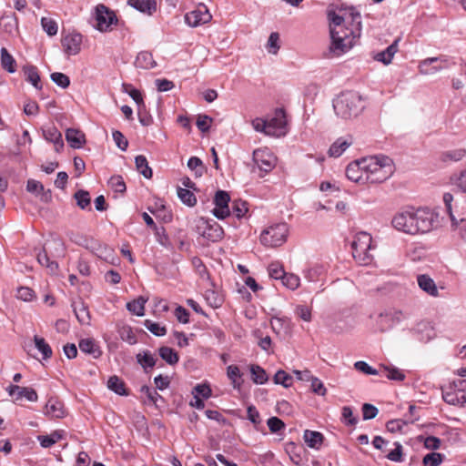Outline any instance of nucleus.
Masks as SVG:
<instances>
[{"label":"nucleus","instance_id":"nucleus-24","mask_svg":"<svg viewBox=\"0 0 466 466\" xmlns=\"http://www.w3.org/2000/svg\"><path fill=\"white\" fill-rule=\"evenodd\" d=\"M399 39H396L385 50L379 52L374 56V59L388 66L391 63L394 55L398 52Z\"/></svg>","mask_w":466,"mask_h":466},{"label":"nucleus","instance_id":"nucleus-49","mask_svg":"<svg viewBox=\"0 0 466 466\" xmlns=\"http://www.w3.org/2000/svg\"><path fill=\"white\" fill-rule=\"evenodd\" d=\"M177 197L184 204L187 205L188 207H194L197 203V198L195 195L190 191V189L178 187Z\"/></svg>","mask_w":466,"mask_h":466},{"label":"nucleus","instance_id":"nucleus-17","mask_svg":"<svg viewBox=\"0 0 466 466\" xmlns=\"http://www.w3.org/2000/svg\"><path fill=\"white\" fill-rule=\"evenodd\" d=\"M81 45L82 35L77 33L69 34L62 39V46L67 56L77 55L81 50Z\"/></svg>","mask_w":466,"mask_h":466},{"label":"nucleus","instance_id":"nucleus-29","mask_svg":"<svg viewBox=\"0 0 466 466\" xmlns=\"http://www.w3.org/2000/svg\"><path fill=\"white\" fill-rule=\"evenodd\" d=\"M75 315L82 325H88L90 323V314L87 307L82 302H76L73 304Z\"/></svg>","mask_w":466,"mask_h":466},{"label":"nucleus","instance_id":"nucleus-15","mask_svg":"<svg viewBox=\"0 0 466 466\" xmlns=\"http://www.w3.org/2000/svg\"><path fill=\"white\" fill-rule=\"evenodd\" d=\"M393 228L406 234L414 235L412 211H402L397 213L391 221Z\"/></svg>","mask_w":466,"mask_h":466},{"label":"nucleus","instance_id":"nucleus-36","mask_svg":"<svg viewBox=\"0 0 466 466\" xmlns=\"http://www.w3.org/2000/svg\"><path fill=\"white\" fill-rule=\"evenodd\" d=\"M351 145L350 141L343 138H338L329 147V154L330 157H339Z\"/></svg>","mask_w":466,"mask_h":466},{"label":"nucleus","instance_id":"nucleus-27","mask_svg":"<svg viewBox=\"0 0 466 466\" xmlns=\"http://www.w3.org/2000/svg\"><path fill=\"white\" fill-rule=\"evenodd\" d=\"M135 65L137 68L151 69L156 66L157 63L151 53L143 51L137 56Z\"/></svg>","mask_w":466,"mask_h":466},{"label":"nucleus","instance_id":"nucleus-61","mask_svg":"<svg viewBox=\"0 0 466 466\" xmlns=\"http://www.w3.org/2000/svg\"><path fill=\"white\" fill-rule=\"evenodd\" d=\"M407 425V422L403 420H389L386 424V428L390 432H401L403 428Z\"/></svg>","mask_w":466,"mask_h":466},{"label":"nucleus","instance_id":"nucleus-13","mask_svg":"<svg viewBox=\"0 0 466 466\" xmlns=\"http://www.w3.org/2000/svg\"><path fill=\"white\" fill-rule=\"evenodd\" d=\"M267 136L280 137L285 135V127L287 125L286 115L283 109H277L274 116L267 120Z\"/></svg>","mask_w":466,"mask_h":466},{"label":"nucleus","instance_id":"nucleus-19","mask_svg":"<svg viewBox=\"0 0 466 466\" xmlns=\"http://www.w3.org/2000/svg\"><path fill=\"white\" fill-rule=\"evenodd\" d=\"M446 61H447V59L442 56H438V57L426 58L420 62L419 66H418L419 72L421 75H425V76L433 75V74L442 70L444 66H432V64L437 63V62L442 63V62H446Z\"/></svg>","mask_w":466,"mask_h":466},{"label":"nucleus","instance_id":"nucleus-31","mask_svg":"<svg viewBox=\"0 0 466 466\" xmlns=\"http://www.w3.org/2000/svg\"><path fill=\"white\" fill-rule=\"evenodd\" d=\"M79 349L82 352L92 355L94 358H98L101 351L98 346L92 339H85L79 341Z\"/></svg>","mask_w":466,"mask_h":466},{"label":"nucleus","instance_id":"nucleus-52","mask_svg":"<svg viewBox=\"0 0 466 466\" xmlns=\"http://www.w3.org/2000/svg\"><path fill=\"white\" fill-rule=\"evenodd\" d=\"M109 187L117 193H124L127 189L123 177L119 175L112 176L108 181Z\"/></svg>","mask_w":466,"mask_h":466},{"label":"nucleus","instance_id":"nucleus-12","mask_svg":"<svg viewBox=\"0 0 466 466\" xmlns=\"http://www.w3.org/2000/svg\"><path fill=\"white\" fill-rule=\"evenodd\" d=\"M351 12L355 13L353 9L346 11L343 15L337 14L336 12H329V33L331 34L333 29L339 32L350 31L351 27Z\"/></svg>","mask_w":466,"mask_h":466},{"label":"nucleus","instance_id":"nucleus-35","mask_svg":"<svg viewBox=\"0 0 466 466\" xmlns=\"http://www.w3.org/2000/svg\"><path fill=\"white\" fill-rule=\"evenodd\" d=\"M466 156V149L455 148L443 152L441 156V159L443 162H458L464 158Z\"/></svg>","mask_w":466,"mask_h":466},{"label":"nucleus","instance_id":"nucleus-40","mask_svg":"<svg viewBox=\"0 0 466 466\" xmlns=\"http://www.w3.org/2000/svg\"><path fill=\"white\" fill-rule=\"evenodd\" d=\"M107 388L118 395H127L125 382L117 376H111L108 379Z\"/></svg>","mask_w":466,"mask_h":466},{"label":"nucleus","instance_id":"nucleus-57","mask_svg":"<svg viewBox=\"0 0 466 466\" xmlns=\"http://www.w3.org/2000/svg\"><path fill=\"white\" fill-rule=\"evenodd\" d=\"M354 368L364 374L367 375H378L380 373L379 370H376L370 366L366 361L359 360L354 363Z\"/></svg>","mask_w":466,"mask_h":466},{"label":"nucleus","instance_id":"nucleus-45","mask_svg":"<svg viewBox=\"0 0 466 466\" xmlns=\"http://www.w3.org/2000/svg\"><path fill=\"white\" fill-rule=\"evenodd\" d=\"M251 379L256 384H264L268 381V375L264 369L258 365L250 366Z\"/></svg>","mask_w":466,"mask_h":466},{"label":"nucleus","instance_id":"nucleus-33","mask_svg":"<svg viewBox=\"0 0 466 466\" xmlns=\"http://www.w3.org/2000/svg\"><path fill=\"white\" fill-rule=\"evenodd\" d=\"M1 66L8 73L16 71V62L5 47L1 48Z\"/></svg>","mask_w":466,"mask_h":466},{"label":"nucleus","instance_id":"nucleus-44","mask_svg":"<svg viewBox=\"0 0 466 466\" xmlns=\"http://www.w3.org/2000/svg\"><path fill=\"white\" fill-rule=\"evenodd\" d=\"M122 90L123 92L128 94L132 97V99L137 103L139 108L145 106L140 91L134 88L132 85L124 83L122 85Z\"/></svg>","mask_w":466,"mask_h":466},{"label":"nucleus","instance_id":"nucleus-47","mask_svg":"<svg viewBox=\"0 0 466 466\" xmlns=\"http://www.w3.org/2000/svg\"><path fill=\"white\" fill-rule=\"evenodd\" d=\"M451 221L452 228L458 231L461 237L466 240V216L457 218L453 214H451Z\"/></svg>","mask_w":466,"mask_h":466},{"label":"nucleus","instance_id":"nucleus-62","mask_svg":"<svg viewBox=\"0 0 466 466\" xmlns=\"http://www.w3.org/2000/svg\"><path fill=\"white\" fill-rule=\"evenodd\" d=\"M285 273L283 267L278 262H273L268 266V274L275 279H281Z\"/></svg>","mask_w":466,"mask_h":466},{"label":"nucleus","instance_id":"nucleus-1","mask_svg":"<svg viewBox=\"0 0 466 466\" xmlns=\"http://www.w3.org/2000/svg\"><path fill=\"white\" fill-rule=\"evenodd\" d=\"M351 27L350 31H331V43L329 48L333 56H340L350 51L355 45V41L360 35L361 21L360 13H350Z\"/></svg>","mask_w":466,"mask_h":466},{"label":"nucleus","instance_id":"nucleus-43","mask_svg":"<svg viewBox=\"0 0 466 466\" xmlns=\"http://www.w3.org/2000/svg\"><path fill=\"white\" fill-rule=\"evenodd\" d=\"M137 360L145 370L147 368H153L157 362V359L148 350L138 353Z\"/></svg>","mask_w":466,"mask_h":466},{"label":"nucleus","instance_id":"nucleus-53","mask_svg":"<svg viewBox=\"0 0 466 466\" xmlns=\"http://www.w3.org/2000/svg\"><path fill=\"white\" fill-rule=\"evenodd\" d=\"M248 203L243 200H235L232 203V212L238 218H243L248 212Z\"/></svg>","mask_w":466,"mask_h":466},{"label":"nucleus","instance_id":"nucleus-63","mask_svg":"<svg viewBox=\"0 0 466 466\" xmlns=\"http://www.w3.org/2000/svg\"><path fill=\"white\" fill-rule=\"evenodd\" d=\"M442 461V456L437 452H431L427 454L423 458V463L430 466H438Z\"/></svg>","mask_w":466,"mask_h":466},{"label":"nucleus","instance_id":"nucleus-48","mask_svg":"<svg viewBox=\"0 0 466 466\" xmlns=\"http://www.w3.org/2000/svg\"><path fill=\"white\" fill-rule=\"evenodd\" d=\"M380 369L386 372V377L389 380L401 381L405 379V374L398 368L380 364Z\"/></svg>","mask_w":466,"mask_h":466},{"label":"nucleus","instance_id":"nucleus-34","mask_svg":"<svg viewBox=\"0 0 466 466\" xmlns=\"http://www.w3.org/2000/svg\"><path fill=\"white\" fill-rule=\"evenodd\" d=\"M26 81L30 82L36 89L41 90L40 76L37 68L34 66H27L23 68Z\"/></svg>","mask_w":466,"mask_h":466},{"label":"nucleus","instance_id":"nucleus-46","mask_svg":"<svg viewBox=\"0 0 466 466\" xmlns=\"http://www.w3.org/2000/svg\"><path fill=\"white\" fill-rule=\"evenodd\" d=\"M146 299L143 297H139L137 299L130 301L127 304V309L137 316H143L145 310Z\"/></svg>","mask_w":466,"mask_h":466},{"label":"nucleus","instance_id":"nucleus-60","mask_svg":"<svg viewBox=\"0 0 466 466\" xmlns=\"http://www.w3.org/2000/svg\"><path fill=\"white\" fill-rule=\"evenodd\" d=\"M75 198L76 199L77 206L84 209L90 205V197L89 193L85 190H78L75 194Z\"/></svg>","mask_w":466,"mask_h":466},{"label":"nucleus","instance_id":"nucleus-54","mask_svg":"<svg viewBox=\"0 0 466 466\" xmlns=\"http://www.w3.org/2000/svg\"><path fill=\"white\" fill-rule=\"evenodd\" d=\"M145 327L154 335L161 337L167 333L165 326H161L159 323L153 322L149 319L145 320Z\"/></svg>","mask_w":466,"mask_h":466},{"label":"nucleus","instance_id":"nucleus-38","mask_svg":"<svg viewBox=\"0 0 466 466\" xmlns=\"http://www.w3.org/2000/svg\"><path fill=\"white\" fill-rule=\"evenodd\" d=\"M37 261L41 266H45L51 274H55L58 269L57 262L49 258L46 248L37 254Z\"/></svg>","mask_w":466,"mask_h":466},{"label":"nucleus","instance_id":"nucleus-25","mask_svg":"<svg viewBox=\"0 0 466 466\" xmlns=\"http://www.w3.org/2000/svg\"><path fill=\"white\" fill-rule=\"evenodd\" d=\"M127 3L133 8L148 15L155 12L157 8L155 0H127Z\"/></svg>","mask_w":466,"mask_h":466},{"label":"nucleus","instance_id":"nucleus-2","mask_svg":"<svg viewBox=\"0 0 466 466\" xmlns=\"http://www.w3.org/2000/svg\"><path fill=\"white\" fill-rule=\"evenodd\" d=\"M336 115L343 119L358 116L364 108L362 97L357 92L346 91L333 100Z\"/></svg>","mask_w":466,"mask_h":466},{"label":"nucleus","instance_id":"nucleus-4","mask_svg":"<svg viewBox=\"0 0 466 466\" xmlns=\"http://www.w3.org/2000/svg\"><path fill=\"white\" fill-rule=\"evenodd\" d=\"M352 255L360 264L368 265L372 261V238L369 233L360 232L351 243Z\"/></svg>","mask_w":466,"mask_h":466},{"label":"nucleus","instance_id":"nucleus-58","mask_svg":"<svg viewBox=\"0 0 466 466\" xmlns=\"http://www.w3.org/2000/svg\"><path fill=\"white\" fill-rule=\"evenodd\" d=\"M50 77L54 83L62 88H66L70 85L69 77L63 73L55 72L51 74Z\"/></svg>","mask_w":466,"mask_h":466},{"label":"nucleus","instance_id":"nucleus-11","mask_svg":"<svg viewBox=\"0 0 466 466\" xmlns=\"http://www.w3.org/2000/svg\"><path fill=\"white\" fill-rule=\"evenodd\" d=\"M406 319V315L400 309H390L380 313L378 318V324L381 332H384Z\"/></svg>","mask_w":466,"mask_h":466},{"label":"nucleus","instance_id":"nucleus-32","mask_svg":"<svg viewBox=\"0 0 466 466\" xmlns=\"http://www.w3.org/2000/svg\"><path fill=\"white\" fill-rule=\"evenodd\" d=\"M305 442L309 447L318 449L323 441V435L319 431L306 430L303 435Z\"/></svg>","mask_w":466,"mask_h":466},{"label":"nucleus","instance_id":"nucleus-55","mask_svg":"<svg viewBox=\"0 0 466 466\" xmlns=\"http://www.w3.org/2000/svg\"><path fill=\"white\" fill-rule=\"evenodd\" d=\"M279 35L276 32H273L269 35V37H268V43H267V49L268 51V53L270 54H273V55H276L278 53V51L279 50Z\"/></svg>","mask_w":466,"mask_h":466},{"label":"nucleus","instance_id":"nucleus-16","mask_svg":"<svg viewBox=\"0 0 466 466\" xmlns=\"http://www.w3.org/2000/svg\"><path fill=\"white\" fill-rule=\"evenodd\" d=\"M364 157L350 163L346 168L347 177L359 184H366V164H363Z\"/></svg>","mask_w":466,"mask_h":466},{"label":"nucleus","instance_id":"nucleus-56","mask_svg":"<svg viewBox=\"0 0 466 466\" xmlns=\"http://www.w3.org/2000/svg\"><path fill=\"white\" fill-rule=\"evenodd\" d=\"M282 284L289 289H296L299 286V278L294 274L285 273L281 279Z\"/></svg>","mask_w":466,"mask_h":466},{"label":"nucleus","instance_id":"nucleus-14","mask_svg":"<svg viewBox=\"0 0 466 466\" xmlns=\"http://www.w3.org/2000/svg\"><path fill=\"white\" fill-rule=\"evenodd\" d=\"M229 201L230 197L226 191H217L213 200L215 208L212 210V214L218 219H224L228 217L230 215Z\"/></svg>","mask_w":466,"mask_h":466},{"label":"nucleus","instance_id":"nucleus-5","mask_svg":"<svg viewBox=\"0 0 466 466\" xmlns=\"http://www.w3.org/2000/svg\"><path fill=\"white\" fill-rule=\"evenodd\" d=\"M414 235L428 233L440 226L439 216L429 208L412 211Z\"/></svg>","mask_w":466,"mask_h":466},{"label":"nucleus","instance_id":"nucleus-10","mask_svg":"<svg viewBox=\"0 0 466 466\" xmlns=\"http://www.w3.org/2000/svg\"><path fill=\"white\" fill-rule=\"evenodd\" d=\"M211 19L212 15L204 4H199L193 11L187 13L185 15V22L191 27L207 24Z\"/></svg>","mask_w":466,"mask_h":466},{"label":"nucleus","instance_id":"nucleus-21","mask_svg":"<svg viewBox=\"0 0 466 466\" xmlns=\"http://www.w3.org/2000/svg\"><path fill=\"white\" fill-rule=\"evenodd\" d=\"M43 136L48 142L54 144L55 150L60 152L64 147V141L61 132L54 126L43 129Z\"/></svg>","mask_w":466,"mask_h":466},{"label":"nucleus","instance_id":"nucleus-18","mask_svg":"<svg viewBox=\"0 0 466 466\" xmlns=\"http://www.w3.org/2000/svg\"><path fill=\"white\" fill-rule=\"evenodd\" d=\"M44 414L52 419L64 418L66 410L63 402L56 397H51L45 406Z\"/></svg>","mask_w":466,"mask_h":466},{"label":"nucleus","instance_id":"nucleus-51","mask_svg":"<svg viewBox=\"0 0 466 466\" xmlns=\"http://www.w3.org/2000/svg\"><path fill=\"white\" fill-rule=\"evenodd\" d=\"M187 167L195 173L196 177H201L205 171V166L198 157H191L187 161Z\"/></svg>","mask_w":466,"mask_h":466},{"label":"nucleus","instance_id":"nucleus-3","mask_svg":"<svg viewBox=\"0 0 466 466\" xmlns=\"http://www.w3.org/2000/svg\"><path fill=\"white\" fill-rule=\"evenodd\" d=\"M367 183H381L393 174L392 161L388 157H364Z\"/></svg>","mask_w":466,"mask_h":466},{"label":"nucleus","instance_id":"nucleus-7","mask_svg":"<svg viewBox=\"0 0 466 466\" xmlns=\"http://www.w3.org/2000/svg\"><path fill=\"white\" fill-rule=\"evenodd\" d=\"M195 230L198 235L212 242L220 240L224 235V230L218 222L204 218L195 220Z\"/></svg>","mask_w":466,"mask_h":466},{"label":"nucleus","instance_id":"nucleus-28","mask_svg":"<svg viewBox=\"0 0 466 466\" xmlns=\"http://www.w3.org/2000/svg\"><path fill=\"white\" fill-rule=\"evenodd\" d=\"M443 400L451 405H463L466 403L464 393L455 386L454 390L443 393Z\"/></svg>","mask_w":466,"mask_h":466},{"label":"nucleus","instance_id":"nucleus-26","mask_svg":"<svg viewBox=\"0 0 466 466\" xmlns=\"http://www.w3.org/2000/svg\"><path fill=\"white\" fill-rule=\"evenodd\" d=\"M78 245L85 247L87 249H90L99 258H102L106 255L109 249L106 247H102L100 244L96 243L92 239H87L86 238H81L79 241L76 242Z\"/></svg>","mask_w":466,"mask_h":466},{"label":"nucleus","instance_id":"nucleus-22","mask_svg":"<svg viewBox=\"0 0 466 466\" xmlns=\"http://www.w3.org/2000/svg\"><path fill=\"white\" fill-rule=\"evenodd\" d=\"M417 282L420 289L431 297H438L439 290L435 281L427 274H420L417 277Z\"/></svg>","mask_w":466,"mask_h":466},{"label":"nucleus","instance_id":"nucleus-41","mask_svg":"<svg viewBox=\"0 0 466 466\" xmlns=\"http://www.w3.org/2000/svg\"><path fill=\"white\" fill-rule=\"evenodd\" d=\"M35 347L42 354L44 360L50 359L52 357V349L44 338L35 336L34 337Z\"/></svg>","mask_w":466,"mask_h":466},{"label":"nucleus","instance_id":"nucleus-50","mask_svg":"<svg viewBox=\"0 0 466 466\" xmlns=\"http://www.w3.org/2000/svg\"><path fill=\"white\" fill-rule=\"evenodd\" d=\"M273 381L275 384H280L285 388H289L292 385L293 379L286 371L279 370L274 375Z\"/></svg>","mask_w":466,"mask_h":466},{"label":"nucleus","instance_id":"nucleus-64","mask_svg":"<svg viewBox=\"0 0 466 466\" xmlns=\"http://www.w3.org/2000/svg\"><path fill=\"white\" fill-rule=\"evenodd\" d=\"M378 409L370 403H365L362 406L363 420H371L378 415Z\"/></svg>","mask_w":466,"mask_h":466},{"label":"nucleus","instance_id":"nucleus-37","mask_svg":"<svg viewBox=\"0 0 466 466\" xmlns=\"http://www.w3.org/2000/svg\"><path fill=\"white\" fill-rule=\"evenodd\" d=\"M26 189L28 192L35 194L42 193V199L45 201H48L51 198L50 191L45 192L43 184L35 179H29L27 181Z\"/></svg>","mask_w":466,"mask_h":466},{"label":"nucleus","instance_id":"nucleus-23","mask_svg":"<svg viewBox=\"0 0 466 466\" xmlns=\"http://www.w3.org/2000/svg\"><path fill=\"white\" fill-rule=\"evenodd\" d=\"M66 139L73 148H81L86 144L85 134L76 128H67L66 131Z\"/></svg>","mask_w":466,"mask_h":466},{"label":"nucleus","instance_id":"nucleus-8","mask_svg":"<svg viewBox=\"0 0 466 466\" xmlns=\"http://www.w3.org/2000/svg\"><path fill=\"white\" fill-rule=\"evenodd\" d=\"M253 161L259 170L268 173L275 167L277 158L268 148H258L253 152Z\"/></svg>","mask_w":466,"mask_h":466},{"label":"nucleus","instance_id":"nucleus-9","mask_svg":"<svg viewBox=\"0 0 466 466\" xmlns=\"http://www.w3.org/2000/svg\"><path fill=\"white\" fill-rule=\"evenodd\" d=\"M96 28L100 32L110 30V26L117 22L115 13L104 5H98L96 8Z\"/></svg>","mask_w":466,"mask_h":466},{"label":"nucleus","instance_id":"nucleus-42","mask_svg":"<svg viewBox=\"0 0 466 466\" xmlns=\"http://www.w3.org/2000/svg\"><path fill=\"white\" fill-rule=\"evenodd\" d=\"M136 167L137 171L142 174L146 178H151L153 172L148 166L146 157L139 155L135 158Z\"/></svg>","mask_w":466,"mask_h":466},{"label":"nucleus","instance_id":"nucleus-6","mask_svg":"<svg viewBox=\"0 0 466 466\" xmlns=\"http://www.w3.org/2000/svg\"><path fill=\"white\" fill-rule=\"evenodd\" d=\"M289 228L286 223H279L268 227L260 235V242L265 247L276 248L286 242Z\"/></svg>","mask_w":466,"mask_h":466},{"label":"nucleus","instance_id":"nucleus-30","mask_svg":"<svg viewBox=\"0 0 466 466\" xmlns=\"http://www.w3.org/2000/svg\"><path fill=\"white\" fill-rule=\"evenodd\" d=\"M65 436L64 431H55L50 435H40L37 437L41 446L43 448H49L56 443L58 441L62 440Z\"/></svg>","mask_w":466,"mask_h":466},{"label":"nucleus","instance_id":"nucleus-59","mask_svg":"<svg viewBox=\"0 0 466 466\" xmlns=\"http://www.w3.org/2000/svg\"><path fill=\"white\" fill-rule=\"evenodd\" d=\"M41 25L43 29L46 32L48 35H55L57 33V25L56 23L48 17H43L41 19Z\"/></svg>","mask_w":466,"mask_h":466},{"label":"nucleus","instance_id":"nucleus-39","mask_svg":"<svg viewBox=\"0 0 466 466\" xmlns=\"http://www.w3.org/2000/svg\"><path fill=\"white\" fill-rule=\"evenodd\" d=\"M159 356L169 365H175L178 362L177 353L171 348L163 346L158 350Z\"/></svg>","mask_w":466,"mask_h":466},{"label":"nucleus","instance_id":"nucleus-20","mask_svg":"<svg viewBox=\"0 0 466 466\" xmlns=\"http://www.w3.org/2000/svg\"><path fill=\"white\" fill-rule=\"evenodd\" d=\"M7 390L10 396L15 395V400H20L25 397L29 401H36L38 399L36 391L31 388L11 385L8 387Z\"/></svg>","mask_w":466,"mask_h":466}]
</instances>
